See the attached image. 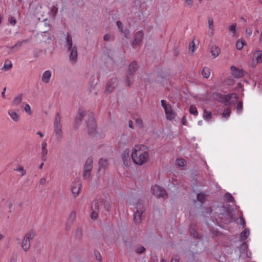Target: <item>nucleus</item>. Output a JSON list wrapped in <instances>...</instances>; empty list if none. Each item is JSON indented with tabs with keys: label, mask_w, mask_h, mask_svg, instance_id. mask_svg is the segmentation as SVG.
<instances>
[{
	"label": "nucleus",
	"mask_w": 262,
	"mask_h": 262,
	"mask_svg": "<svg viewBox=\"0 0 262 262\" xmlns=\"http://www.w3.org/2000/svg\"><path fill=\"white\" fill-rule=\"evenodd\" d=\"M131 157L133 162L138 165H142L148 160L147 147L143 145H135L132 149Z\"/></svg>",
	"instance_id": "obj_1"
},
{
	"label": "nucleus",
	"mask_w": 262,
	"mask_h": 262,
	"mask_svg": "<svg viewBox=\"0 0 262 262\" xmlns=\"http://www.w3.org/2000/svg\"><path fill=\"white\" fill-rule=\"evenodd\" d=\"M53 127L56 140L58 141H61L63 138V133L61 123V117L59 113H57L56 115Z\"/></svg>",
	"instance_id": "obj_2"
},
{
	"label": "nucleus",
	"mask_w": 262,
	"mask_h": 262,
	"mask_svg": "<svg viewBox=\"0 0 262 262\" xmlns=\"http://www.w3.org/2000/svg\"><path fill=\"white\" fill-rule=\"evenodd\" d=\"M137 63L134 61L132 62L128 69L126 76V84L128 86H130L133 82V75L137 70Z\"/></svg>",
	"instance_id": "obj_3"
},
{
	"label": "nucleus",
	"mask_w": 262,
	"mask_h": 262,
	"mask_svg": "<svg viewBox=\"0 0 262 262\" xmlns=\"http://www.w3.org/2000/svg\"><path fill=\"white\" fill-rule=\"evenodd\" d=\"M82 184L79 179L76 178L71 184V191L74 197L76 198L79 194Z\"/></svg>",
	"instance_id": "obj_4"
},
{
	"label": "nucleus",
	"mask_w": 262,
	"mask_h": 262,
	"mask_svg": "<svg viewBox=\"0 0 262 262\" xmlns=\"http://www.w3.org/2000/svg\"><path fill=\"white\" fill-rule=\"evenodd\" d=\"M136 211L134 213V220L136 224H139L141 221V216L144 211L142 204L138 203L136 206Z\"/></svg>",
	"instance_id": "obj_5"
},
{
	"label": "nucleus",
	"mask_w": 262,
	"mask_h": 262,
	"mask_svg": "<svg viewBox=\"0 0 262 262\" xmlns=\"http://www.w3.org/2000/svg\"><path fill=\"white\" fill-rule=\"evenodd\" d=\"M151 190L153 194L157 198H162L163 199H165L168 196L165 190L159 186L155 185L151 187Z\"/></svg>",
	"instance_id": "obj_6"
},
{
	"label": "nucleus",
	"mask_w": 262,
	"mask_h": 262,
	"mask_svg": "<svg viewBox=\"0 0 262 262\" xmlns=\"http://www.w3.org/2000/svg\"><path fill=\"white\" fill-rule=\"evenodd\" d=\"M162 106L164 110L166 118L168 120H171L174 118V113L172 112L171 106L169 104H167L164 100L161 101Z\"/></svg>",
	"instance_id": "obj_7"
},
{
	"label": "nucleus",
	"mask_w": 262,
	"mask_h": 262,
	"mask_svg": "<svg viewBox=\"0 0 262 262\" xmlns=\"http://www.w3.org/2000/svg\"><path fill=\"white\" fill-rule=\"evenodd\" d=\"M144 33L143 31L140 30L135 32L134 35V39L132 42L133 46L139 45L142 43L143 39Z\"/></svg>",
	"instance_id": "obj_8"
},
{
	"label": "nucleus",
	"mask_w": 262,
	"mask_h": 262,
	"mask_svg": "<svg viewBox=\"0 0 262 262\" xmlns=\"http://www.w3.org/2000/svg\"><path fill=\"white\" fill-rule=\"evenodd\" d=\"M70 52L69 60L72 64H74L77 62V48L76 46H74L70 50H68Z\"/></svg>",
	"instance_id": "obj_9"
},
{
	"label": "nucleus",
	"mask_w": 262,
	"mask_h": 262,
	"mask_svg": "<svg viewBox=\"0 0 262 262\" xmlns=\"http://www.w3.org/2000/svg\"><path fill=\"white\" fill-rule=\"evenodd\" d=\"M48 150L47 149V140H43L41 144L40 158L43 161H46L47 159V155Z\"/></svg>",
	"instance_id": "obj_10"
},
{
	"label": "nucleus",
	"mask_w": 262,
	"mask_h": 262,
	"mask_svg": "<svg viewBox=\"0 0 262 262\" xmlns=\"http://www.w3.org/2000/svg\"><path fill=\"white\" fill-rule=\"evenodd\" d=\"M231 74L235 78H239L244 76V71L242 69L236 68L235 66H232L230 67Z\"/></svg>",
	"instance_id": "obj_11"
},
{
	"label": "nucleus",
	"mask_w": 262,
	"mask_h": 262,
	"mask_svg": "<svg viewBox=\"0 0 262 262\" xmlns=\"http://www.w3.org/2000/svg\"><path fill=\"white\" fill-rule=\"evenodd\" d=\"M129 152V149L128 148H126L124 150L122 155V160L124 164L126 166H128L130 164Z\"/></svg>",
	"instance_id": "obj_12"
},
{
	"label": "nucleus",
	"mask_w": 262,
	"mask_h": 262,
	"mask_svg": "<svg viewBox=\"0 0 262 262\" xmlns=\"http://www.w3.org/2000/svg\"><path fill=\"white\" fill-rule=\"evenodd\" d=\"M8 113L11 119L15 122H18L20 120V115L14 109H9Z\"/></svg>",
	"instance_id": "obj_13"
},
{
	"label": "nucleus",
	"mask_w": 262,
	"mask_h": 262,
	"mask_svg": "<svg viewBox=\"0 0 262 262\" xmlns=\"http://www.w3.org/2000/svg\"><path fill=\"white\" fill-rule=\"evenodd\" d=\"M238 95L236 94L232 93L224 96L223 98V102L224 103H233V101H231L232 99L235 100H237L238 99Z\"/></svg>",
	"instance_id": "obj_14"
},
{
	"label": "nucleus",
	"mask_w": 262,
	"mask_h": 262,
	"mask_svg": "<svg viewBox=\"0 0 262 262\" xmlns=\"http://www.w3.org/2000/svg\"><path fill=\"white\" fill-rule=\"evenodd\" d=\"M23 94H19L15 96L11 102V105L14 107L19 106L23 101Z\"/></svg>",
	"instance_id": "obj_15"
},
{
	"label": "nucleus",
	"mask_w": 262,
	"mask_h": 262,
	"mask_svg": "<svg viewBox=\"0 0 262 262\" xmlns=\"http://www.w3.org/2000/svg\"><path fill=\"white\" fill-rule=\"evenodd\" d=\"M52 76V72L51 70H47L45 71L41 77V80L45 83H48L50 82Z\"/></svg>",
	"instance_id": "obj_16"
},
{
	"label": "nucleus",
	"mask_w": 262,
	"mask_h": 262,
	"mask_svg": "<svg viewBox=\"0 0 262 262\" xmlns=\"http://www.w3.org/2000/svg\"><path fill=\"white\" fill-rule=\"evenodd\" d=\"M93 168V158L92 156L89 157L86 160L84 165V170H91Z\"/></svg>",
	"instance_id": "obj_17"
},
{
	"label": "nucleus",
	"mask_w": 262,
	"mask_h": 262,
	"mask_svg": "<svg viewBox=\"0 0 262 262\" xmlns=\"http://www.w3.org/2000/svg\"><path fill=\"white\" fill-rule=\"evenodd\" d=\"M98 165L99 171L101 170L104 171L108 168V164L107 160L106 159L101 158L99 161Z\"/></svg>",
	"instance_id": "obj_18"
},
{
	"label": "nucleus",
	"mask_w": 262,
	"mask_h": 262,
	"mask_svg": "<svg viewBox=\"0 0 262 262\" xmlns=\"http://www.w3.org/2000/svg\"><path fill=\"white\" fill-rule=\"evenodd\" d=\"M87 126L89 134H93L96 131V124L94 119H92L88 123H87Z\"/></svg>",
	"instance_id": "obj_19"
},
{
	"label": "nucleus",
	"mask_w": 262,
	"mask_h": 262,
	"mask_svg": "<svg viewBox=\"0 0 262 262\" xmlns=\"http://www.w3.org/2000/svg\"><path fill=\"white\" fill-rule=\"evenodd\" d=\"M208 25L209 28V33L210 36H212L214 33V29L213 25V19L212 17H209L208 18Z\"/></svg>",
	"instance_id": "obj_20"
},
{
	"label": "nucleus",
	"mask_w": 262,
	"mask_h": 262,
	"mask_svg": "<svg viewBox=\"0 0 262 262\" xmlns=\"http://www.w3.org/2000/svg\"><path fill=\"white\" fill-rule=\"evenodd\" d=\"M65 46L68 50H70L73 47L72 37L69 33H67L66 36Z\"/></svg>",
	"instance_id": "obj_21"
},
{
	"label": "nucleus",
	"mask_w": 262,
	"mask_h": 262,
	"mask_svg": "<svg viewBox=\"0 0 262 262\" xmlns=\"http://www.w3.org/2000/svg\"><path fill=\"white\" fill-rule=\"evenodd\" d=\"M116 79H112L108 82L106 85V91L111 92L116 85Z\"/></svg>",
	"instance_id": "obj_22"
},
{
	"label": "nucleus",
	"mask_w": 262,
	"mask_h": 262,
	"mask_svg": "<svg viewBox=\"0 0 262 262\" xmlns=\"http://www.w3.org/2000/svg\"><path fill=\"white\" fill-rule=\"evenodd\" d=\"M21 248L25 252H27L29 251L30 248V242L27 241L26 239L23 238L21 244Z\"/></svg>",
	"instance_id": "obj_23"
},
{
	"label": "nucleus",
	"mask_w": 262,
	"mask_h": 262,
	"mask_svg": "<svg viewBox=\"0 0 262 262\" xmlns=\"http://www.w3.org/2000/svg\"><path fill=\"white\" fill-rule=\"evenodd\" d=\"M36 235V232L34 230L31 229L25 235L24 237V238L26 239L27 241L30 242Z\"/></svg>",
	"instance_id": "obj_24"
},
{
	"label": "nucleus",
	"mask_w": 262,
	"mask_h": 262,
	"mask_svg": "<svg viewBox=\"0 0 262 262\" xmlns=\"http://www.w3.org/2000/svg\"><path fill=\"white\" fill-rule=\"evenodd\" d=\"M211 53L213 58H215L220 55L221 49L219 47L213 46L211 48Z\"/></svg>",
	"instance_id": "obj_25"
},
{
	"label": "nucleus",
	"mask_w": 262,
	"mask_h": 262,
	"mask_svg": "<svg viewBox=\"0 0 262 262\" xmlns=\"http://www.w3.org/2000/svg\"><path fill=\"white\" fill-rule=\"evenodd\" d=\"M207 198V195L205 193L201 192L198 194L196 200L203 204L206 201Z\"/></svg>",
	"instance_id": "obj_26"
},
{
	"label": "nucleus",
	"mask_w": 262,
	"mask_h": 262,
	"mask_svg": "<svg viewBox=\"0 0 262 262\" xmlns=\"http://www.w3.org/2000/svg\"><path fill=\"white\" fill-rule=\"evenodd\" d=\"M250 234V231L248 228H245L240 234V239L241 241L246 239Z\"/></svg>",
	"instance_id": "obj_27"
},
{
	"label": "nucleus",
	"mask_w": 262,
	"mask_h": 262,
	"mask_svg": "<svg viewBox=\"0 0 262 262\" xmlns=\"http://www.w3.org/2000/svg\"><path fill=\"white\" fill-rule=\"evenodd\" d=\"M210 69L208 67H204L202 72V75L205 78H208L210 75Z\"/></svg>",
	"instance_id": "obj_28"
},
{
	"label": "nucleus",
	"mask_w": 262,
	"mask_h": 262,
	"mask_svg": "<svg viewBox=\"0 0 262 262\" xmlns=\"http://www.w3.org/2000/svg\"><path fill=\"white\" fill-rule=\"evenodd\" d=\"M203 117L205 120L209 121L212 118V113L210 111H208L206 109L204 110Z\"/></svg>",
	"instance_id": "obj_29"
},
{
	"label": "nucleus",
	"mask_w": 262,
	"mask_h": 262,
	"mask_svg": "<svg viewBox=\"0 0 262 262\" xmlns=\"http://www.w3.org/2000/svg\"><path fill=\"white\" fill-rule=\"evenodd\" d=\"M100 203L97 200H95L92 203L91 208L92 210L98 211L99 210Z\"/></svg>",
	"instance_id": "obj_30"
},
{
	"label": "nucleus",
	"mask_w": 262,
	"mask_h": 262,
	"mask_svg": "<svg viewBox=\"0 0 262 262\" xmlns=\"http://www.w3.org/2000/svg\"><path fill=\"white\" fill-rule=\"evenodd\" d=\"M12 67V63L9 60H6L4 63V65L2 68V70L4 71H8L11 69Z\"/></svg>",
	"instance_id": "obj_31"
},
{
	"label": "nucleus",
	"mask_w": 262,
	"mask_h": 262,
	"mask_svg": "<svg viewBox=\"0 0 262 262\" xmlns=\"http://www.w3.org/2000/svg\"><path fill=\"white\" fill-rule=\"evenodd\" d=\"M76 216V212L75 211H72L68 217V222L69 223H72L75 220Z\"/></svg>",
	"instance_id": "obj_32"
},
{
	"label": "nucleus",
	"mask_w": 262,
	"mask_h": 262,
	"mask_svg": "<svg viewBox=\"0 0 262 262\" xmlns=\"http://www.w3.org/2000/svg\"><path fill=\"white\" fill-rule=\"evenodd\" d=\"M225 199L229 202H233L235 201L234 197L230 193H226L224 195Z\"/></svg>",
	"instance_id": "obj_33"
},
{
	"label": "nucleus",
	"mask_w": 262,
	"mask_h": 262,
	"mask_svg": "<svg viewBox=\"0 0 262 262\" xmlns=\"http://www.w3.org/2000/svg\"><path fill=\"white\" fill-rule=\"evenodd\" d=\"M91 174V170H83V177L86 180H90Z\"/></svg>",
	"instance_id": "obj_34"
},
{
	"label": "nucleus",
	"mask_w": 262,
	"mask_h": 262,
	"mask_svg": "<svg viewBox=\"0 0 262 262\" xmlns=\"http://www.w3.org/2000/svg\"><path fill=\"white\" fill-rule=\"evenodd\" d=\"M23 43V41H18L16 44L10 48V50L17 51L18 50L17 48L21 47Z\"/></svg>",
	"instance_id": "obj_35"
},
{
	"label": "nucleus",
	"mask_w": 262,
	"mask_h": 262,
	"mask_svg": "<svg viewBox=\"0 0 262 262\" xmlns=\"http://www.w3.org/2000/svg\"><path fill=\"white\" fill-rule=\"evenodd\" d=\"M189 112H190V114H193L195 116L198 115V112L196 107L194 105H190V108H189Z\"/></svg>",
	"instance_id": "obj_36"
},
{
	"label": "nucleus",
	"mask_w": 262,
	"mask_h": 262,
	"mask_svg": "<svg viewBox=\"0 0 262 262\" xmlns=\"http://www.w3.org/2000/svg\"><path fill=\"white\" fill-rule=\"evenodd\" d=\"M14 170L20 172L21 177H23L26 173V171L24 169L23 166H19L18 167L15 168Z\"/></svg>",
	"instance_id": "obj_37"
},
{
	"label": "nucleus",
	"mask_w": 262,
	"mask_h": 262,
	"mask_svg": "<svg viewBox=\"0 0 262 262\" xmlns=\"http://www.w3.org/2000/svg\"><path fill=\"white\" fill-rule=\"evenodd\" d=\"M244 42L242 40H238L236 42V47L237 50H241L243 48Z\"/></svg>",
	"instance_id": "obj_38"
},
{
	"label": "nucleus",
	"mask_w": 262,
	"mask_h": 262,
	"mask_svg": "<svg viewBox=\"0 0 262 262\" xmlns=\"http://www.w3.org/2000/svg\"><path fill=\"white\" fill-rule=\"evenodd\" d=\"M193 3L194 0H184V5L186 7H192Z\"/></svg>",
	"instance_id": "obj_39"
},
{
	"label": "nucleus",
	"mask_w": 262,
	"mask_h": 262,
	"mask_svg": "<svg viewBox=\"0 0 262 262\" xmlns=\"http://www.w3.org/2000/svg\"><path fill=\"white\" fill-rule=\"evenodd\" d=\"M86 112L85 111L79 110L78 111V116L80 117L79 122H81L83 117L86 115Z\"/></svg>",
	"instance_id": "obj_40"
},
{
	"label": "nucleus",
	"mask_w": 262,
	"mask_h": 262,
	"mask_svg": "<svg viewBox=\"0 0 262 262\" xmlns=\"http://www.w3.org/2000/svg\"><path fill=\"white\" fill-rule=\"evenodd\" d=\"M24 110L25 112L28 113L29 115H32V111H31V107L30 105L28 103H26L24 107Z\"/></svg>",
	"instance_id": "obj_41"
},
{
	"label": "nucleus",
	"mask_w": 262,
	"mask_h": 262,
	"mask_svg": "<svg viewBox=\"0 0 262 262\" xmlns=\"http://www.w3.org/2000/svg\"><path fill=\"white\" fill-rule=\"evenodd\" d=\"M177 163L179 166L183 167L186 164V161L183 159H178Z\"/></svg>",
	"instance_id": "obj_42"
},
{
	"label": "nucleus",
	"mask_w": 262,
	"mask_h": 262,
	"mask_svg": "<svg viewBox=\"0 0 262 262\" xmlns=\"http://www.w3.org/2000/svg\"><path fill=\"white\" fill-rule=\"evenodd\" d=\"M136 124L140 127L142 128L143 127V123L141 118H137L135 120Z\"/></svg>",
	"instance_id": "obj_43"
},
{
	"label": "nucleus",
	"mask_w": 262,
	"mask_h": 262,
	"mask_svg": "<svg viewBox=\"0 0 262 262\" xmlns=\"http://www.w3.org/2000/svg\"><path fill=\"white\" fill-rule=\"evenodd\" d=\"M231 113V110L229 108H227L226 110H224L223 116L225 118H228Z\"/></svg>",
	"instance_id": "obj_44"
},
{
	"label": "nucleus",
	"mask_w": 262,
	"mask_h": 262,
	"mask_svg": "<svg viewBox=\"0 0 262 262\" xmlns=\"http://www.w3.org/2000/svg\"><path fill=\"white\" fill-rule=\"evenodd\" d=\"M89 92L90 93H92L94 94V95H96L97 93V92L95 90V86L94 85H91L88 89Z\"/></svg>",
	"instance_id": "obj_45"
},
{
	"label": "nucleus",
	"mask_w": 262,
	"mask_h": 262,
	"mask_svg": "<svg viewBox=\"0 0 262 262\" xmlns=\"http://www.w3.org/2000/svg\"><path fill=\"white\" fill-rule=\"evenodd\" d=\"M243 108V102L242 101H240L237 103V106H236V110L238 113H241L242 111Z\"/></svg>",
	"instance_id": "obj_46"
},
{
	"label": "nucleus",
	"mask_w": 262,
	"mask_h": 262,
	"mask_svg": "<svg viewBox=\"0 0 262 262\" xmlns=\"http://www.w3.org/2000/svg\"><path fill=\"white\" fill-rule=\"evenodd\" d=\"M8 21L9 23L12 26H15L16 23V21L15 17L12 16L9 17Z\"/></svg>",
	"instance_id": "obj_47"
},
{
	"label": "nucleus",
	"mask_w": 262,
	"mask_h": 262,
	"mask_svg": "<svg viewBox=\"0 0 262 262\" xmlns=\"http://www.w3.org/2000/svg\"><path fill=\"white\" fill-rule=\"evenodd\" d=\"M82 231L81 228H78L76 231V236L78 238H80L82 237Z\"/></svg>",
	"instance_id": "obj_48"
},
{
	"label": "nucleus",
	"mask_w": 262,
	"mask_h": 262,
	"mask_svg": "<svg viewBox=\"0 0 262 262\" xmlns=\"http://www.w3.org/2000/svg\"><path fill=\"white\" fill-rule=\"evenodd\" d=\"M117 26L119 30V31L121 33L123 32V24L121 21L118 20L117 21Z\"/></svg>",
	"instance_id": "obj_49"
},
{
	"label": "nucleus",
	"mask_w": 262,
	"mask_h": 262,
	"mask_svg": "<svg viewBox=\"0 0 262 262\" xmlns=\"http://www.w3.org/2000/svg\"><path fill=\"white\" fill-rule=\"evenodd\" d=\"M189 50L193 53L194 51L196 50L195 45L194 41H192L190 43L189 46Z\"/></svg>",
	"instance_id": "obj_50"
},
{
	"label": "nucleus",
	"mask_w": 262,
	"mask_h": 262,
	"mask_svg": "<svg viewBox=\"0 0 262 262\" xmlns=\"http://www.w3.org/2000/svg\"><path fill=\"white\" fill-rule=\"evenodd\" d=\"M236 27V24H235V23L233 24L229 27V28H228L229 31L234 34L235 32Z\"/></svg>",
	"instance_id": "obj_51"
},
{
	"label": "nucleus",
	"mask_w": 262,
	"mask_h": 262,
	"mask_svg": "<svg viewBox=\"0 0 262 262\" xmlns=\"http://www.w3.org/2000/svg\"><path fill=\"white\" fill-rule=\"evenodd\" d=\"M145 251V248L143 246L139 247L137 248L136 250V253L140 254L143 253Z\"/></svg>",
	"instance_id": "obj_52"
},
{
	"label": "nucleus",
	"mask_w": 262,
	"mask_h": 262,
	"mask_svg": "<svg viewBox=\"0 0 262 262\" xmlns=\"http://www.w3.org/2000/svg\"><path fill=\"white\" fill-rule=\"evenodd\" d=\"M103 39L105 41H109L111 40H114L113 37L111 36L109 34H105L103 37Z\"/></svg>",
	"instance_id": "obj_53"
},
{
	"label": "nucleus",
	"mask_w": 262,
	"mask_h": 262,
	"mask_svg": "<svg viewBox=\"0 0 262 262\" xmlns=\"http://www.w3.org/2000/svg\"><path fill=\"white\" fill-rule=\"evenodd\" d=\"M256 60L258 62H262V51H260L258 53Z\"/></svg>",
	"instance_id": "obj_54"
},
{
	"label": "nucleus",
	"mask_w": 262,
	"mask_h": 262,
	"mask_svg": "<svg viewBox=\"0 0 262 262\" xmlns=\"http://www.w3.org/2000/svg\"><path fill=\"white\" fill-rule=\"evenodd\" d=\"M98 211L93 210L91 213V217L92 219H96L98 217Z\"/></svg>",
	"instance_id": "obj_55"
},
{
	"label": "nucleus",
	"mask_w": 262,
	"mask_h": 262,
	"mask_svg": "<svg viewBox=\"0 0 262 262\" xmlns=\"http://www.w3.org/2000/svg\"><path fill=\"white\" fill-rule=\"evenodd\" d=\"M94 253H95V255L97 259L98 260H101L102 257H101L100 252L98 251H95L94 252Z\"/></svg>",
	"instance_id": "obj_56"
},
{
	"label": "nucleus",
	"mask_w": 262,
	"mask_h": 262,
	"mask_svg": "<svg viewBox=\"0 0 262 262\" xmlns=\"http://www.w3.org/2000/svg\"><path fill=\"white\" fill-rule=\"evenodd\" d=\"M123 33H124L125 38L128 39L129 38V36L130 35L129 30L128 29H126L124 31L123 30Z\"/></svg>",
	"instance_id": "obj_57"
},
{
	"label": "nucleus",
	"mask_w": 262,
	"mask_h": 262,
	"mask_svg": "<svg viewBox=\"0 0 262 262\" xmlns=\"http://www.w3.org/2000/svg\"><path fill=\"white\" fill-rule=\"evenodd\" d=\"M248 248V245L246 243H243L240 247V249L241 250H243L244 251L246 250Z\"/></svg>",
	"instance_id": "obj_58"
},
{
	"label": "nucleus",
	"mask_w": 262,
	"mask_h": 262,
	"mask_svg": "<svg viewBox=\"0 0 262 262\" xmlns=\"http://www.w3.org/2000/svg\"><path fill=\"white\" fill-rule=\"evenodd\" d=\"M170 262H179V258L178 255H174L172 257Z\"/></svg>",
	"instance_id": "obj_59"
},
{
	"label": "nucleus",
	"mask_w": 262,
	"mask_h": 262,
	"mask_svg": "<svg viewBox=\"0 0 262 262\" xmlns=\"http://www.w3.org/2000/svg\"><path fill=\"white\" fill-rule=\"evenodd\" d=\"M47 180L45 178H41L39 181V184L40 185L43 186L46 183Z\"/></svg>",
	"instance_id": "obj_60"
},
{
	"label": "nucleus",
	"mask_w": 262,
	"mask_h": 262,
	"mask_svg": "<svg viewBox=\"0 0 262 262\" xmlns=\"http://www.w3.org/2000/svg\"><path fill=\"white\" fill-rule=\"evenodd\" d=\"M80 118L78 116H77L76 119H75V126L76 127H77L80 124L81 122H79V119Z\"/></svg>",
	"instance_id": "obj_61"
},
{
	"label": "nucleus",
	"mask_w": 262,
	"mask_h": 262,
	"mask_svg": "<svg viewBox=\"0 0 262 262\" xmlns=\"http://www.w3.org/2000/svg\"><path fill=\"white\" fill-rule=\"evenodd\" d=\"M240 224L243 227H244L245 226V224H246L245 221L244 220V219L242 217H240Z\"/></svg>",
	"instance_id": "obj_62"
},
{
	"label": "nucleus",
	"mask_w": 262,
	"mask_h": 262,
	"mask_svg": "<svg viewBox=\"0 0 262 262\" xmlns=\"http://www.w3.org/2000/svg\"><path fill=\"white\" fill-rule=\"evenodd\" d=\"M246 34H248L249 36H251L252 33V30L250 28L247 29L246 30Z\"/></svg>",
	"instance_id": "obj_63"
},
{
	"label": "nucleus",
	"mask_w": 262,
	"mask_h": 262,
	"mask_svg": "<svg viewBox=\"0 0 262 262\" xmlns=\"http://www.w3.org/2000/svg\"><path fill=\"white\" fill-rule=\"evenodd\" d=\"M6 88H4L3 89V90L2 92L1 93L2 97L4 99H5V92H6Z\"/></svg>",
	"instance_id": "obj_64"
}]
</instances>
